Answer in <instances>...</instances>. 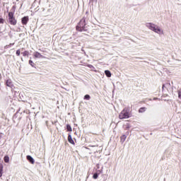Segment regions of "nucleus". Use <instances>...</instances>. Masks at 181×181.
I'll return each mask as SVG.
<instances>
[{
	"mask_svg": "<svg viewBox=\"0 0 181 181\" xmlns=\"http://www.w3.org/2000/svg\"><path fill=\"white\" fill-rule=\"evenodd\" d=\"M145 26L148 28V30L155 32V33L163 35V31L160 29V26L154 24L153 23H146Z\"/></svg>",
	"mask_w": 181,
	"mask_h": 181,
	"instance_id": "f257e3e1",
	"label": "nucleus"
},
{
	"mask_svg": "<svg viewBox=\"0 0 181 181\" xmlns=\"http://www.w3.org/2000/svg\"><path fill=\"white\" fill-rule=\"evenodd\" d=\"M86 25V18L83 17L82 19H81L78 24L76 25V30L80 32L87 31L88 29Z\"/></svg>",
	"mask_w": 181,
	"mask_h": 181,
	"instance_id": "f03ea898",
	"label": "nucleus"
},
{
	"mask_svg": "<svg viewBox=\"0 0 181 181\" xmlns=\"http://www.w3.org/2000/svg\"><path fill=\"white\" fill-rule=\"evenodd\" d=\"M132 117V114L130 113V110L128 107L124 108V110L120 112L119 115V118L120 119H127Z\"/></svg>",
	"mask_w": 181,
	"mask_h": 181,
	"instance_id": "7ed1b4c3",
	"label": "nucleus"
},
{
	"mask_svg": "<svg viewBox=\"0 0 181 181\" xmlns=\"http://www.w3.org/2000/svg\"><path fill=\"white\" fill-rule=\"evenodd\" d=\"M33 56L36 59H46L45 56L42 55L40 52H35V53H33Z\"/></svg>",
	"mask_w": 181,
	"mask_h": 181,
	"instance_id": "20e7f679",
	"label": "nucleus"
},
{
	"mask_svg": "<svg viewBox=\"0 0 181 181\" xmlns=\"http://www.w3.org/2000/svg\"><path fill=\"white\" fill-rule=\"evenodd\" d=\"M29 21V17L25 16L22 18L21 22L23 25H27L28 22Z\"/></svg>",
	"mask_w": 181,
	"mask_h": 181,
	"instance_id": "39448f33",
	"label": "nucleus"
},
{
	"mask_svg": "<svg viewBox=\"0 0 181 181\" xmlns=\"http://www.w3.org/2000/svg\"><path fill=\"white\" fill-rule=\"evenodd\" d=\"M26 158H27L28 161H29V163L30 164H34L35 163V160L33 158V156L28 155V156H26Z\"/></svg>",
	"mask_w": 181,
	"mask_h": 181,
	"instance_id": "423d86ee",
	"label": "nucleus"
},
{
	"mask_svg": "<svg viewBox=\"0 0 181 181\" xmlns=\"http://www.w3.org/2000/svg\"><path fill=\"white\" fill-rule=\"evenodd\" d=\"M9 23L13 25V26H15L17 23V21L16 19L13 17L12 18H11L9 21H8Z\"/></svg>",
	"mask_w": 181,
	"mask_h": 181,
	"instance_id": "0eeeda50",
	"label": "nucleus"
},
{
	"mask_svg": "<svg viewBox=\"0 0 181 181\" xmlns=\"http://www.w3.org/2000/svg\"><path fill=\"white\" fill-rule=\"evenodd\" d=\"M68 141L70 144L74 145L75 142L73 141L72 136L71 134H69V136H68Z\"/></svg>",
	"mask_w": 181,
	"mask_h": 181,
	"instance_id": "6e6552de",
	"label": "nucleus"
},
{
	"mask_svg": "<svg viewBox=\"0 0 181 181\" xmlns=\"http://www.w3.org/2000/svg\"><path fill=\"white\" fill-rule=\"evenodd\" d=\"M6 84L8 87H12L13 86V82L11 79H8L6 81Z\"/></svg>",
	"mask_w": 181,
	"mask_h": 181,
	"instance_id": "1a4fd4ad",
	"label": "nucleus"
},
{
	"mask_svg": "<svg viewBox=\"0 0 181 181\" xmlns=\"http://www.w3.org/2000/svg\"><path fill=\"white\" fill-rule=\"evenodd\" d=\"M126 139H127V136L125 134L120 136V141L122 142V144H124Z\"/></svg>",
	"mask_w": 181,
	"mask_h": 181,
	"instance_id": "9d476101",
	"label": "nucleus"
},
{
	"mask_svg": "<svg viewBox=\"0 0 181 181\" xmlns=\"http://www.w3.org/2000/svg\"><path fill=\"white\" fill-rule=\"evenodd\" d=\"M147 108L145 107H140L139 110V113H144L145 111H146Z\"/></svg>",
	"mask_w": 181,
	"mask_h": 181,
	"instance_id": "9b49d317",
	"label": "nucleus"
},
{
	"mask_svg": "<svg viewBox=\"0 0 181 181\" xmlns=\"http://www.w3.org/2000/svg\"><path fill=\"white\" fill-rule=\"evenodd\" d=\"M105 74L107 76V78H111V72L109 70L105 71Z\"/></svg>",
	"mask_w": 181,
	"mask_h": 181,
	"instance_id": "f8f14e48",
	"label": "nucleus"
},
{
	"mask_svg": "<svg viewBox=\"0 0 181 181\" xmlns=\"http://www.w3.org/2000/svg\"><path fill=\"white\" fill-rule=\"evenodd\" d=\"M13 15H14L13 12L8 13V21L14 17Z\"/></svg>",
	"mask_w": 181,
	"mask_h": 181,
	"instance_id": "ddd939ff",
	"label": "nucleus"
},
{
	"mask_svg": "<svg viewBox=\"0 0 181 181\" xmlns=\"http://www.w3.org/2000/svg\"><path fill=\"white\" fill-rule=\"evenodd\" d=\"M3 168H4V166H3L2 163H0V178L1 177V176L3 175Z\"/></svg>",
	"mask_w": 181,
	"mask_h": 181,
	"instance_id": "4468645a",
	"label": "nucleus"
},
{
	"mask_svg": "<svg viewBox=\"0 0 181 181\" xmlns=\"http://www.w3.org/2000/svg\"><path fill=\"white\" fill-rule=\"evenodd\" d=\"M4 159V162H5L6 163H8V162H9V160H10V158H9V156H5Z\"/></svg>",
	"mask_w": 181,
	"mask_h": 181,
	"instance_id": "2eb2a0df",
	"label": "nucleus"
},
{
	"mask_svg": "<svg viewBox=\"0 0 181 181\" xmlns=\"http://www.w3.org/2000/svg\"><path fill=\"white\" fill-rule=\"evenodd\" d=\"M98 0H90L89 4L90 6H93L94 4H97Z\"/></svg>",
	"mask_w": 181,
	"mask_h": 181,
	"instance_id": "dca6fc26",
	"label": "nucleus"
},
{
	"mask_svg": "<svg viewBox=\"0 0 181 181\" xmlns=\"http://www.w3.org/2000/svg\"><path fill=\"white\" fill-rule=\"evenodd\" d=\"M15 45V43H10L8 45H6V46L4 47V49L11 48V46H13V45Z\"/></svg>",
	"mask_w": 181,
	"mask_h": 181,
	"instance_id": "f3484780",
	"label": "nucleus"
},
{
	"mask_svg": "<svg viewBox=\"0 0 181 181\" xmlns=\"http://www.w3.org/2000/svg\"><path fill=\"white\" fill-rule=\"evenodd\" d=\"M66 130H67L68 132H72V128H71V127L70 124H67V125H66Z\"/></svg>",
	"mask_w": 181,
	"mask_h": 181,
	"instance_id": "a211bd4d",
	"label": "nucleus"
},
{
	"mask_svg": "<svg viewBox=\"0 0 181 181\" xmlns=\"http://www.w3.org/2000/svg\"><path fill=\"white\" fill-rule=\"evenodd\" d=\"M30 52H28V50H25L24 52H23V56L26 57V56H29Z\"/></svg>",
	"mask_w": 181,
	"mask_h": 181,
	"instance_id": "6ab92c4d",
	"label": "nucleus"
},
{
	"mask_svg": "<svg viewBox=\"0 0 181 181\" xmlns=\"http://www.w3.org/2000/svg\"><path fill=\"white\" fill-rule=\"evenodd\" d=\"M29 64H30L32 67H35V64L33 63V60H29Z\"/></svg>",
	"mask_w": 181,
	"mask_h": 181,
	"instance_id": "aec40b11",
	"label": "nucleus"
},
{
	"mask_svg": "<svg viewBox=\"0 0 181 181\" xmlns=\"http://www.w3.org/2000/svg\"><path fill=\"white\" fill-rule=\"evenodd\" d=\"M90 99V96L88 94L85 95L84 100H89Z\"/></svg>",
	"mask_w": 181,
	"mask_h": 181,
	"instance_id": "412c9836",
	"label": "nucleus"
},
{
	"mask_svg": "<svg viewBox=\"0 0 181 181\" xmlns=\"http://www.w3.org/2000/svg\"><path fill=\"white\" fill-rule=\"evenodd\" d=\"M170 86V83L163 84L162 89L164 90V88H165L166 86Z\"/></svg>",
	"mask_w": 181,
	"mask_h": 181,
	"instance_id": "4be33fe9",
	"label": "nucleus"
},
{
	"mask_svg": "<svg viewBox=\"0 0 181 181\" xmlns=\"http://www.w3.org/2000/svg\"><path fill=\"white\" fill-rule=\"evenodd\" d=\"M98 173H95L93 174V179H98Z\"/></svg>",
	"mask_w": 181,
	"mask_h": 181,
	"instance_id": "5701e85b",
	"label": "nucleus"
},
{
	"mask_svg": "<svg viewBox=\"0 0 181 181\" xmlns=\"http://www.w3.org/2000/svg\"><path fill=\"white\" fill-rule=\"evenodd\" d=\"M177 93H178V98L181 100V89L177 90Z\"/></svg>",
	"mask_w": 181,
	"mask_h": 181,
	"instance_id": "b1692460",
	"label": "nucleus"
},
{
	"mask_svg": "<svg viewBox=\"0 0 181 181\" xmlns=\"http://www.w3.org/2000/svg\"><path fill=\"white\" fill-rule=\"evenodd\" d=\"M4 22H5L4 19V18H0V23H1V24H4Z\"/></svg>",
	"mask_w": 181,
	"mask_h": 181,
	"instance_id": "393cba45",
	"label": "nucleus"
},
{
	"mask_svg": "<svg viewBox=\"0 0 181 181\" xmlns=\"http://www.w3.org/2000/svg\"><path fill=\"white\" fill-rule=\"evenodd\" d=\"M20 54H21V50H20V49H17V51H16V55H17V56H20Z\"/></svg>",
	"mask_w": 181,
	"mask_h": 181,
	"instance_id": "a878e982",
	"label": "nucleus"
},
{
	"mask_svg": "<svg viewBox=\"0 0 181 181\" xmlns=\"http://www.w3.org/2000/svg\"><path fill=\"white\" fill-rule=\"evenodd\" d=\"M88 67L91 69L93 68V65H88Z\"/></svg>",
	"mask_w": 181,
	"mask_h": 181,
	"instance_id": "bb28decb",
	"label": "nucleus"
},
{
	"mask_svg": "<svg viewBox=\"0 0 181 181\" xmlns=\"http://www.w3.org/2000/svg\"><path fill=\"white\" fill-rule=\"evenodd\" d=\"M153 100H158V98H154Z\"/></svg>",
	"mask_w": 181,
	"mask_h": 181,
	"instance_id": "cd10ccee",
	"label": "nucleus"
},
{
	"mask_svg": "<svg viewBox=\"0 0 181 181\" xmlns=\"http://www.w3.org/2000/svg\"><path fill=\"white\" fill-rule=\"evenodd\" d=\"M100 173H102L103 172V170H101V171H100Z\"/></svg>",
	"mask_w": 181,
	"mask_h": 181,
	"instance_id": "c85d7f7f",
	"label": "nucleus"
},
{
	"mask_svg": "<svg viewBox=\"0 0 181 181\" xmlns=\"http://www.w3.org/2000/svg\"><path fill=\"white\" fill-rule=\"evenodd\" d=\"M139 59H141V58H139Z\"/></svg>",
	"mask_w": 181,
	"mask_h": 181,
	"instance_id": "c756f323",
	"label": "nucleus"
}]
</instances>
